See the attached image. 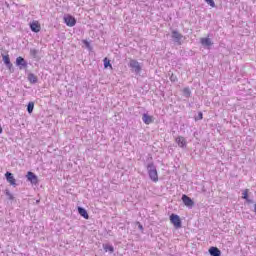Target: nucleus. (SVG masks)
<instances>
[{"mask_svg":"<svg viewBox=\"0 0 256 256\" xmlns=\"http://www.w3.org/2000/svg\"><path fill=\"white\" fill-rule=\"evenodd\" d=\"M38 54H39V50L30 49V55H31V57H33V59H39V57L37 56Z\"/></svg>","mask_w":256,"mask_h":256,"instance_id":"393cba45","label":"nucleus"},{"mask_svg":"<svg viewBox=\"0 0 256 256\" xmlns=\"http://www.w3.org/2000/svg\"><path fill=\"white\" fill-rule=\"evenodd\" d=\"M29 63H27V60L25 58L19 56L16 58V67L20 69V71H23V69H27Z\"/></svg>","mask_w":256,"mask_h":256,"instance_id":"6e6552de","label":"nucleus"},{"mask_svg":"<svg viewBox=\"0 0 256 256\" xmlns=\"http://www.w3.org/2000/svg\"><path fill=\"white\" fill-rule=\"evenodd\" d=\"M7 69L10 71V73H15V68L13 67V63L9 62L8 64H5Z\"/></svg>","mask_w":256,"mask_h":256,"instance_id":"bb28decb","label":"nucleus"},{"mask_svg":"<svg viewBox=\"0 0 256 256\" xmlns=\"http://www.w3.org/2000/svg\"><path fill=\"white\" fill-rule=\"evenodd\" d=\"M241 199H244L248 205H252L254 203L253 199L249 198V189L243 190Z\"/></svg>","mask_w":256,"mask_h":256,"instance_id":"f8f14e48","label":"nucleus"},{"mask_svg":"<svg viewBox=\"0 0 256 256\" xmlns=\"http://www.w3.org/2000/svg\"><path fill=\"white\" fill-rule=\"evenodd\" d=\"M103 249L106 253L107 252L110 254L115 253V247H113V245H111V244H103Z\"/></svg>","mask_w":256,"mask_h":256,"instance_id":"a211bd4d","label":"nucleus"},{"mask_svg":"<svg viewBox=\"0 0 256 256\" xmlns=\"http://www.w3.org/2000/svg\"><path fill=\"white\" fill-rule=\"evenodd\" d=\"M138 229H140V231H143V229H144V228H143V224H141V223L138 222Z\"/></svg>","mask_w":256,"mask_h":256,"instance_id":"c756f323","label":"nucleus"},{"mask_svg":"<svg viewBox=\"0 0 256 256\" xmlns=\"http://www.w3.org/2000/svg\"><path fill=\"white\" fill-rule=\"evenodd\" d=\"M34 109H35V102L33 101L29 102L27 105V112L29 113V115L33 113Z\"/></svg>","mask_w":256,"mask_h":256,"instance_id":"412c9836","label":"nucleus"},{"mask_svg":"<svg viewBox=\"0 0 256 256\" xmlns=\"http://www.w3.org/2000/svg\"><path fill=\"white\" fill-rule=\"evenodd\" d=\"M200 43L203 47H211V45H213V43L211 42V38H201L200 39Z\"/></svg>","mask_w":256,"mask_h":256,"instance_id":"f3484780","label":"nucleus"},{"mask_svg":"<svg viewBox=\"0 0 256 256\" xmlns=\"http://www.w3.org/2000/svg\"><path fill=\"white\" fill-rule=\"evenodd\" d=\"M128 67L131 73H134V75H141V71H143V66L135 59H130Z\"/></svg>","mask_w":256,"mask_h":256,"instance_id":"f03ea898","label":"nucleus"},{"mask_svg":"<svg viewBox=\"0 0 256 256\" xmlns=\"http://www.w3.org/2000/svg\"><path fill=\"white\" fill-rule=\"evenodd\" d=\"M175 142L181 149H187V139H185V137L178 136L176 137Z\"/></svg>","mask_w":256,"mask_h":256,"instance_id":"9b49d317","label":"nucleus"},{"mask_svg":"<svg viewBox=\"0 0 256 256\" xmlns=\"http://www.w3.org/2000/svg\"><path fill=\"white\" fill-rule=\"evenodd\" d=\"M63 19L67 27H75V25H77V19L71 14L65 15Z\"/></svg>","mask_w":256,"mask_h":256,"instance_id":"39448f33","label":"nucleus"},{"mask_svg":"<svg viewBox=\"0 0 256 256\" xmlns=\"http://www.w3.org/2000/svg\"><path fill=\"white\" fill-rule=\"evenodd\" d=\"M142 121L143 123H145V125H151V123H153V116H150L147 113H144L142 115Z\"/></svg>","mask_w":256,"mask_h":256,"instance_id":"4468645a","label":"nucleus"},{"mask_svg":"<svg viewBox=\"0 0 256 256\" xmlns=\"http://www.w3.org/2000/svg\"><path fill=\"white\" fill-rule=\"evenodd\" d=\"M1 133H3V127H1V124H0V135Z\"/></svg>","mask_w":256,"mask_h":256,"instance_id":"7c9ffc66","label":"nucleus"},{"mask_svg":"<svg viewBox=\"0 0 256 256\" xmlns=\"http://www.w3.org/2000/svg\"><path fill=\"white\" fill-rule=\"evenodd\" d=\"M77 211L79 215L83 217V219H89V212H87V209H85L84 207L78 206Z\"/></svg>","mask_w":256,"mask_h":256,"instance_id":"ddd939ff","label":"nucleus"},{"mask_svg":"<svg viewBox=\"0 0 256 256\" xmlns=\"http://www.w3.org/2000/svg\"><path fill=\"white\" fill-rule=\"evenodd\" d=\"M4 195H6V197H8V201H14L15 200V196L12 195L11 191H9V189H6L4 191Z\"/></svg>","mask_w":256,"mask_h":256,"instance_id":"5701e85b","label":"nucleus"},{"mask_svg":"<svg viewBox=\"0 0 256 256\" xmlns=\"http://www.w3.org/2000/svg\"><path fill=\"white\" fill-rule=\"evenodd\" d=\"M146 169H147L149 179L154 183H157V181H159V173L157 172V166H155V163L154 162L148 163L146 165Z\"/></svg>","mask_w":256,"mask_h":256,"instance_id":"f257e3e1","label":"nucleus"},{"mask_svg":"<svg viewBox=\"0 0 256 256\" xmlns=\"http://www.w3.org/2000/svg\"><path fill=\"white\" fill-rule=\"evenodd\" d=\"M209 255L211 256H221V251L215 246H211L208 250Z\"/></svg>","mask_w":256,"mask_h":256,"instance_id":"2eb2a0df","label":"nucleus"},{"mask_svg":"<svg viewBox=\"0 0 256 256\" xmlns=\"http://www.w3.org/2000/svg\"><path fill=\"white\" fill-rule=\"evenodd\" d=\"M169 75H170L171 83H177V81H179V78H177V75H175L173 73H169Z\"/></svg>","mask_w":256,"mask_h":256,"instance_id":"a878e982","label":"nucleus"},{"mask_svg":"<svg viewBox=\"0 0 256 256\" xmlns=\"http://www.w3.org/2000/svg\"><path fill=\"white\" fill-rule=\"evenodd\" d=\"M29 27L32 33H39L41 31V24L37 20L30 22Z\"/></svg>","mask_w":256,"mask_h":256,"instance_id":"9d476101","label":"nucleus"},{"mask_svg":"<svg viewBox=\"0 0 256 256\" xmlns=\"http://www.w3.org/2000/svg\"><path fill=\"white\" fill-rule=\"evenodd\" d=\"M6 6H8L9 7V4L6 2Z\"/></svg>","mask_w":256,"mask_h":256,"instance_id":"473e14b6","label":"nucleus"},{"mask_svg":"<svg viewBox=\"0 0 256 256\" xmlns=\"http://www.w3.org/2000/svg\"><path fill=\"white\" fill-rule=\"evenodd\" d=\"M183 34L179 30L174 29L171 31V39L176 45H183Z\"/></svg>","mask_w":256,"mask_h":256,"instance_id":"7ed1b4c3","label":"nucleus"},{"mask_svg":"<svg viewBox=\"0 0 256 256\" xmlns=\"http://www.w3.org/2000/svg\"><path fill=\"white\" fill-rule=\"evenodd\" d=\"M182 93H183V97H186V99H189V97H191V88L189 87L183 88Z\"/></svg>","mask_w":256,"mask_h":256,"instance_id":"aec40b11","label":"nucleus"},{"mask_svg":"<svg viewBox=\"0 0 256 256\" xmlns=\"http://www.w3.org/2000/svg\"><path fill=\"white\" fill-rule=\"evenodd\" d=\"M103 63H104V69H113V65L111 64V60H109V58L105 57L103 59Z\"/></svg>","mask_w":256,"mask_h":256,"instance_id":"6ab92c4d","label":"nucleus"},{"mask_svg":"<svg viewBox=\"0 0 256 256\" xmlns=\"http://www.w3.org/2000/svg\"><path fill=\"white\" fill-rule=\"evenodd\" d=\"M27 79L29 83H31V85H35L36 83H39V78L33 73H29Z\"/></svg>","mask_w":256,"mask_h":256,"instance_id":"dca6fc26","label":"nucleus"},{"mask_svg":"<svg viewBox=\"0 0 256 256\" xmlns=\"http://www.w3.org/2000/svg\"><path fill=\"white\" fill-rule=\"evenodd\" d=\"M254 213L256 215V203L254 204Z\"/></svg>","mask_w":256,"mask_h":256,"instance_id":"2f4dec72","label":"nucleus"},{"mask_svg":"<svg viewBox=\"0 0 256 256\" xmlns=\"http://www.w3.org/2000/svg\"><path fill=\"white\" fill-rule=\"evenodd\" d=\"M203 120V112H198L197 117H195V121H201Z\"/></svg>","mask_w":256,"mask_h":256,"instance_id":"c85d7f7f","label":"nucleus"},{"mask_svg":"<svg viewBox=\"0 0 256 256\" xmlns=\"http://www.w3.org/2000/svg\"><path fill=\"white\" fill-rule=\"evenodd\" d=\"M2 56V61L4 63V65H7L9 63H11V58L9 57V54H1Z\"/></svg>","mask_w":256,"mask_h":256,"instance_id":"4be33fe9","label":"nucleus"},{"mask_svg":"<svg viewBox=\"0 0 256 256\" xmlns=\"http://www.w3.org/2000/svg\"><path fill=\"white\" fill-rule=\"evenodd\" d=\"M182 203L185 207H188V209H193V207H195V202L191 197L187 196V194L182 195Z\"/></svg>","mask_w":256,"mask_h":256,"instance_id":"0eeeda50","label":"nucleus"},{"mask_svg":"<svg viewBox=\"0 0 256 256\" xmlns=\"http://www.w3.org/2000/svg\"><path fill=\"white\" fill-rule=\"evenodd\" d=\"M5 179H6L7 183L12 185V187H17V180L15 179V176H13V173L7 171L5 173Z\"/></svg>","mask_w":256,"mask_h":256,"instance_id":"1a4fd4ad","label":"nucleus"},{"mask_svg":"<svg viewBox=\"0 0 256 256\" xmlns=\"http://www.w3.org/2000/svg\"><path fill=\"white\" fill-rule=\"evenodd\" d=\"M26 179L32 185H39V177H37L34 172L28 171L26 174Z\"/></svg>","mask_w":256,"mask_h":256,"instance_id":"423d86ee","label":"nucleus"},{"mask_svg":"<svg viewBox=\"0 0 256 256\" xmlns=\"http://www.w3.org/2000/svg\"><path fill=\"white\" fill-rule=\"evenodd\" d=\"M83 45H85L86 49L88 51H93V46H91V42L88 40H82Z\"/></svg>","mask_w":256,"mask_h":256,"instance_id":"b1692460","label":"nucleus"},{"mask_svg":"<svg viewBox=\"0 0 256 256\" xmlns=\"http://www.w3.org/2000/svg\"><path fill=\"white\" fill-rule=\"evenodd\" d=\"M204 1H205V3H207V5H209L210 7H212V8L216 7L214 0H204Z\"/></svg>","mask_w":256,"mask_h":256,"instance_id":"cd10ccee","label":"nucleus"},{"mask_svg":"<svg viewBox=\"0 0 256 256\" xmlns=\"http://www.w3.org/2000/svg\"><path fill=\"white\" fill-rule=\"evenodd\" d=\"M170 223L174 225L175 229H181L183 227V224L181 222V217L179 215L172 213L170 215Z\"/></svg>","mask_w":256,"mask_h":256,"instance_id":"20e7f679","label":"nucleus"}]
</instances>
